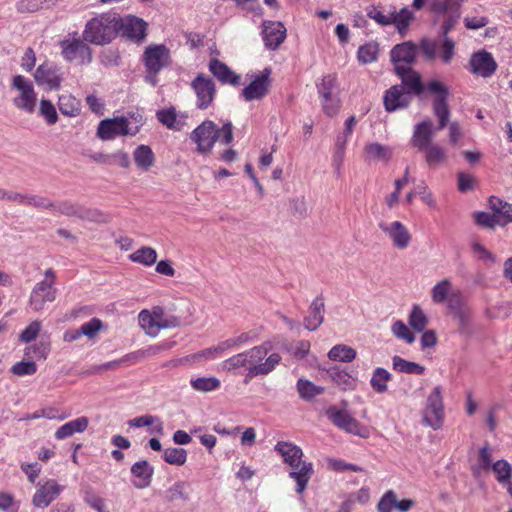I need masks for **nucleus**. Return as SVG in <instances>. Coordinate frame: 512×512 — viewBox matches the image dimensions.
Here are the masks:
<instances>
[{"label":"nucleus","mask_w":512,"mask_h":512,"mask_svg":"<svg viewBox=\"0 0 512 512\" xmlns=\"http://www.w3.org/2000/svg\"><path fill=\"white\" fill-rule=\"evenodd\" d=\"M288 466L291 468L289 477L296 482V493L303 494L314 474L313 464L300 458L298 462L295 461L293 465Z\"/></svg>","instance_id":"obj_20"},{"label":"nucleus","mask_w":512,"mask_h":512,"mask_svg":"<svg viewBox=\"0 0 512 512\" xmlns=\"http://www.w3.org/2000/svg\"><path fill=\"white\" fill-rule=\"evenodd\" d=\"M337 85V77L333 74L323 76L321 82L317 84L318 92L321 97L334 95L333 91Z\"/></svg>","instance_id":"obj_58"},{"label":"nucleus","mask_w":512,"mask_h":512,"mask_svg":"<svg viewBox=\"0 0 512 512\" xmlns=\"http://www.w3.org/2000/svg\"><path fill=\"white\" fill-rule=\"evenodd\" d=\"M345 432L359 436L361 438L369 437V430L366 426L362 425L357 419L353 416L348 420L347 425L343 429Z\"/></svg>","instance_id":"obj_63"},{"label":"nucleus","mask_w":512,"mask_h":512,"mask_svg":"<svg viewBox=\"0 0 512 512\" xmlns=\"http://www.w3.org/2000/svg\"><path fill=\"white\" fill-rule=\"evenodd\" d=\"M60 112L69 117H75L80 113L81 105L78 99L71 94H62L58 99Z\"/></svg>","instance_id":"obj_38"},{"label":"nucleus","mask_w":512,"mask_h":512,"mask_svg":"<svg viewBox=\"0 0 512 512\" xmlns=\"http://www.w3.org/2000/svg\"><path fill=\"white\" fill-rule=\"evenodd\" d=\"M56 272L49 268L44 272V279L33 287L30 294V306L34 311H40L47 302L56 299L57 289L55 288Z\"/></svg>","instance_id":"obj_7"},{"label":"nucleus","mask_w":512,"mask_h":512,"mask_svg":"<svg viewBox=\"0 0 512 512\" xmlns=\"http://www.w3.org/2000/svg\"><path fill=\"white\" fill-rule=\"evenodd\" d=\"M345 432L359 436L361 438L369 437V430L366 426L362 425L357 419L353 416L348 420L347 425L343 429Z\"/></svg>","instance_id":"obj_62"},{"label":"nucleus","mask_w":512,"mask_h":512,"mask_svg":"<svg viewBox=\"0 0 512 512\" xmlns=\"http://www.w3.org/2000/svg\"><path fill=\"white\" fill-rule=\"evenodd\" d=\"M408 323L416 332H423L428 325V318L418 305H414L409 314Z\"/></svg>","instance_id":"obj_46"},{"label":"nucleus","mask_w":512,"mask_h":512,"mask_svg":"<svg viewBox=\"0 0 512 512\" xmlns=\"http://www.w3.org/2000/svg\"><path fill=\"white\" fill-rule=\"evenodd\" d=\"M156 116L158 121L164 126L177 131L181 130L186 125L188 118L186 114L177 112L174 107L159 110Z\"/></svg>","instance_id":"obj_28"},{"label":"nucleus","mask_w":512,"mask_h":512,"mask_svg":"<svg viewBox=\"0 0 512 512\" xmlns=\"http://www.w3.org/2000/svg\"><path fill=\"white\" fill-rule=\"evenodd\" d=\"M138 323L147 335L156 337L162 329L179 326L180 321L177 317L166 314L162 307L155 306L151 310L140 311Z\"/></svg>","instance_id":"obj_5"},{"label":"nucleus","mask_w":512,"mask_h":512,"mask_svg":"<svg viewBox=\"0 0 512 512\" xmlns=\"http://www.w3.org/2000/svg\"><path fill=\"white\" fill-rule=\"evenodd\" d=\"M191 87L197 97V107L199 109L208 108L216 93L213 80L203 74H199L192 81Z\"/></svg>","instance_id":"obj_16"},{"label":"nucleus","mask_w":512,"mask_h":512,"mask_svg":"<svg viewBox=\"0 0 512 512\" xmlns=\"http://www.w3.org/2000/svg\"><path fill=\"white\" fill-rule=\"evenodd\" d=\"M131 483L137 489L150 486L154 474L153 466L146 460L135 462L130 469Z\"/></svg>","instance_id":"obj_24"},{"label":"nucleus","mask_w":512,"mask_h":512,"mask_svg":"<svg viewBox=\"0 0 512 512\" xmlns=\"http://www.w3.org/2000/svg\"><path fill=\"white\" fill-rule=\"evenodd\" d=\"M444 418L442 388L436 386L427 397L423 410V423L434 430H439L444 424Z\"/></svg>","instance_id":"obj_8"},{"label":"nucleus","mask_w":512,"mask_h":512,"mask_svg":"<svg viewBox=\"0 0 512 512\" xmlns=\"http://www.w3.org/2000/svg\"><path fill=\"white\" fill-rule=\"evenodd\" d=\"M363 157L367 163H388L393 157V148L379 142H367L363 148Z\"/></svg>","instance_id":"obj_23"},{"label":"nucleus","mask_w":512,"mask_h":512,"mask_svg":"<svg viewBox=\"0 0 512 512\" xmlns=\"http://www.w3.org/2000/svg\"><path fill=\"white\" fill-rule=\"evenodd\" d=\"M322 98V108L326 115L333 117L340 109V100L336 95H329Z\"/></svg>","instance_id":"obj_61"},{"label":"nucleus","mask_w":512,"mask_h":512,"mask_svg":"<svg viewBox=\"0 0 512 512\" xmlns=\"http://www.w3.org/2000/svg\"><path fill=\"white\" fill-rule=\"evenodd\" d=\"M34 79L38 85L45 86L49 90H56L60 87L63 76L60 68L55 64L45 62L36 69Z\"/></svg>","instance_id":"obj_17"},{"label":"nucleus","mask_w":512,"mask_h":512,"mask_svg":"<svg viewBox=\"0 0 512 512\" xmlns=\"http://www.w3.org/2000/svg\"><path fill=\"white\" fill-rule=\"evenodd\" d=\"M392 379V374L382 367H377L370 379L371 388L378 394H384L388 390V383Z\"/></svg>","instance_id":"obj_36"},{"label":"nucleus","mask_w":512,"mask_h":512,"mask_svg":"<svg viewBox=\"0 0 512 512\" xmlns=\"http://www.w3.org/2000/svg\"><path fill=\"white\" fill-rule=\"evenodd\" d=\"M391 331L396 338L403 340L408 344H412L415 341L414 334L411 332L409 327L401 320H397L393 323Z\"/></svg>","instance_id":"obj_56"},{"label":"nucleus","mask_w":512,"mask_h":512,"mask_svg":"<svg viewBox=\"0 0 512 512\" xmlns=\"http://www.w3.org/2000/svg\"><path fill=\"white\" fill-rule=\"evenodd\" d=\"M209 70L218 78L222 83H229L232 85L239 84L240 76L233 73L228 66L217 59L210 61Z\"/></svg>","instance_id":"obj_34"},{"label":"nucleus","mask_w":512,"mask_h":512,"mask_svg":"<svg viewBox=\"0 0 512 512\" xmlns=\"http://www.w3.org/2000/svg\"><path fill=\"white\" fill-rule=\"evenodd\" d=\"M117 26L118 33L135 42H141L146 37V22L135 16L121 18L117 15Z\"/></svg>","instance_id":"obj_15"},{"label":"nucleus","mask_w":512,"mask_h":512,"mask_svg":"<svg viewBox=\"0 0 512 512\" xmlns=\"http://www.w3.org/2000/svg\"><path fill=\"white\" fill-rule=\"evenodd\" d=\"M164 497L168 502H175L178 500L187 501L189 497L186 492V483L183 481L175 482L165 490Z\"/></svg>","instance_id":"obj_50"},{"label":"nucleus","mask_w":512,"mask_h":512,"mask_svg":"<svg viewBox=\"0 0 512 512\" xmlns=\"http://www.w3.org/2000/svg\"><path fill=\"white\" fill-rule=\"evenodd\" d=\"M391 15L394 19L392 24L396 26L399 33L404 34L413 19V12L408 8H403L399 12L391 11Z\"/></svg>","instance_id":"obj_49"},{"label":"nucleus","mask_w":512,"mask_h":512,"mask_svg":"<svg viewBox=\"0 0 512 512\" xmlns=\"http://www.w3.org/2000/svg\"><path fill=\"white\" fill-rule=\"evenodd\" d=\"M397 75L401 78L403 87L410 95H418L423 91V85L421 82L420 75L412 70L410 67L401 68L395 70Z\"/></svg>","instance_id":"obj_29"},{"label":"nucleus","mask_w":512,"mask_h":512,"mask_svg":"<svg viewBox=\"0 0 512 512\" xmlns=\"http://www.w3.org/2000/svg\"><path fill=\"white\" fill-rule=\"evenodd\" d=\"M415 506V501L410 498L398 499L397 493L389 489L384 492L377 503L378 512H408Z\"/></svg>","instance_id":"obj_18"},{"label":"nucleus","mask_w":512,"mask_h":512,"mask_svg":"<svg viewBox=\"0 0 512 512\" xmlns=\"http://www.w3.org/2000/svg\"><path fill=\"white\" fill-rule=\"evenodd\" d=\"M356 351L347 345L338 344L330 349L328 357L333 361L351 362L356 358Z\"/></svg>","instance_id":"obj_41"},{"label":"nucleus","mask_w":512,"mask_h":512,"mask_svg":"<svg viewBox=\"0 0 512 512\" xmlns=\"http://www.w3.org/2000/svg\"><path fill=\"white\" fill-rule=\"evenodd\" d=\"M470 67L472 73L487 78L495 73L497 63L491 53L482 50L471 56Z\"/></svg>","instance_id":"obj_22"},{"label":"nucleus","mask_w":512,"mask_h":512,"mask_svg":"<svg viewBox=\"0 0 512 512\" xmlns=\"http://www.w3.org/2000/svg\"><path fill=\"white\" fill-rule=\"evenodd\" d=\"M328 419L338 428L344 429L348 423V420L352 418L350 413L343 409H338L334 406L327 410Z\"/></svg>","instance_id":"obj_52"},{"label":"nucleus","mask_w":512,"mask_h":512,"mask_svg":"<svg viewBox=\"0 0 512 512\" xmlns=\"http://www.w3.org/2000/svg\"><path fill=\"white\" fill-rule=\"evenodd\" d=\"M239 368H245L248 372L247 351L238 353L222 363V369L226 371H234Z\"/></svg>","instance_id":"obj_53"},{"label":"nucleus","mask_w":512,"mask_h":512,"mask_svg":"<svg viewBox=\"0 0 512 512\" xmlns=\"http://www.w3.org/2000/svg\"><path fill=\"white\" fill-rule=\"evenodd\" d=\"M62 56L69 62L88 64L92 60L90 48L80 39L67 38L60 42Z\"/></svg>","instance_id":"obj_11"},{"label":"nucleus","mask_w":512,"mask_h":512,"mask_svg":"<svg viewBox=\"0 0 512 512\" xmlns=\"http://www.w3.org/2000/svg\"><path fill=\"white\" fill-rule=\"evenodd\" d=\"M132 262L140 263L145 266H151L156 263L157 253L151 247H142L129 255Z\"/></svg>","instance_id":"obj_43"},{"label":"nucleus","mask_w":512,"mask_h":512,"mask_svg":"<svg viewBox=\"0 0 512 512\" xmlns=\"http://www.w3.org/2000/svg\"><path fill=\"white\" fill-rule=\"evenodd\" d=\"M262 26V38L265 47L276 50L286 38V28L279 21H265Z\"/></svg>","instance_id":"obj_21"},{"label":"nucleus","mask_w":512,"mask_h":512,"mask_svg":"<svg viewBox=\"0 0 512 512\" xmlns=\"http://www.w3.org/2000/svg\"><path fill=\"white\" fill-rule=\"evenodd\" d=\"M271 69L265 68L255 74L250 82L241 92L246 101L261 100L269 92L271 86Z\"/></svg>","instance_id":"obj_14"},{"label":"nucleus","mask_w":512,"mask_h":512,"mask_svg":"<svg viewBox=\"0 0 512 512\" xmlns=\"http://www.w3.org/2000/svg\"><path fill=\"white\" fill-rule=\"evenodd\" d=\"M88 425V417H78L60 426L55 432V438L57 440H63L73 436L75 433H82L87 429Z\"/></svg>","instance_id":"obj_33"},{"label":"nucleus","mask_w":512,"mask_h":512,"mask_svg":"<svg viewBox=\"0 0 512 512\" xmlns=\"http://www.w3.org/2000/svg\"><path fill=\"white\" fill-rule=\"evenodd\" d=\"M434 134V126L431 120L427 119L415 125L411 144L422 151L429 145Z\"/></svg>","instance_id":"obj_27"},{"label":"nucleus","mask_w":512,"mask_h":512,"mask_svg":"<svg viewBox=\"0 0 512 512\" xmlns=\"http://www.w3.org/2000/svg\"><path fill=\"white\" fill-rule=\"evenodd\" d=\"M162 457L170 465L182 466L187 460V451L183 448L170 447L163 450Z\"/></svg>","instance_id":"obj_47"},{"label":"nucleus","mask_w":512,"mask_h":512,"mask_svg":"<svg viewBox=\"0 0 512 512\" xmlns=\"http://www.w3.org/2000/svg\"><path fill=\"white\" fill-rule=\"evenodd\" d=\"M143 115L136 111L127 116L102 120L97 129V136L102 140H111L118 136H135L144 125Z\"/></svg>","instance_id":"obj_2"},{"label":"nucleus","mask_w":512,"mask_h":512,"mask_svg":"<svg viewBox=\"0 0 512 512\" xmlns=\"http://www.w3.org/2000/svg\"><path fill=\"white\" fill-rule=\"evenodd\" d=\"M329 375L342 389L346 390L353 387L354 380L346 371L332 368L329 370Z\"/></svg>","instance_id":"obj_57"},{"label":"nucleus","mask_w":512,"mask_h":512,"mask_svg":"<svg viewBox=\"0 0 512 512\" xmlns=\"http://www.w3.org/2000/svg\"><path fill=\"white\" fill-rule=\"evenodd\" d=\"M117 34V14L106 13L88 21L83 37L90 43L104 45L112 41Z\"/></svg>","instance_id":"obj_3"},{"label":"nucleus","mask_w":512,"mask_h":512,"mask_svg":"<svg viewBox=\"0 0 512 512\" xmlns=\"http://www.w3.org/2000/svg\"><path fill=\"white\" fill-rule=\"evenodd\" d=\"M270 348V342H265L262 345L246 350L248 364L247 379L267 375L279 365L281 356L278 353H272L264 360Z\"/></svg>","instance_id":"obj_4"},{"label":"nucleus","mask_w":512,"mask_h":512,"mask_svg":"<svg viewBox=\"0 0 512 512\" xmlns=\"http://www.w3.org/2000/svg\"><path fill=\"white\" fill-rule=\"evenodd\" d=\"M415 57L416 46L411 42L398 44L391 50V60L395 66V70H398V67H409V65L414 62Z\"/></svg>","instance_id":"obj_26"},{"label":"nucleus","mask_w":512,"mask_h":512,"mask_svg":"<svg viewBox=\"0 0 512 512\" xmlns=\"http://www.w3.org/2000/svg\"><path fill=\"white\" fill-rule=\"evenodd\" d=\"M130 427L140 428L145 426L154 425L151 432H157L163 434V423L156 417L151 415H143L135 417L128 421Z\"/></svg>","instance_id":"obj_45"},{"label":"nucleus","mask_w":512,"mask_h":512,"mask_svg":"<svg viewBox=\"0 0 512 512\" xmlns=\"http://www.w3.org/2000/svg\"><path fill=\"white\" fill-rule=\"evenodd\" d=\"M39 115L44 118L48 125H54L58 120V114L53 103L47 99H41Z\"/></svg>","instance_id":"obj_55"},{"label":"nucleus","mask_w":512,"mask_h":512,"mask_svg":"<svg viewBox=\"0 0 512 512\" xmlns=\"http://www.w3.org/2000/svg\"><path fill=\"white\" fill-rule=\"evenodd\" d=\"M367 16L381 26L391 25L394 20L392 18L391 11L385 14L378 7L375 6H371L368 8Z\"/></svg>","instance_id":"obj_59"},{"label":"nucleus","mask_w":512,"mask_h":512,"mask_svg":"<svg viewBox=\"0 0 512 512\" xmlns=\"http://www.w3.org/2000/svg\"><path fill=\"white\" fill-rule=\"evenodd\" d=\"M452 292V283L449 279L437 282L431 289V299L436 304L444 303Z\"/></svg>","instance_id":"obj_42"},{"label":"nucleus","mask_w":512,"mask_h":512,"mask_svg":"<svg viewBox=\"0 0 512 512\" xmlns=\"http://www.w3.org/2000/svg\"><path fill=\"white\" fill-rule=\"evenodd\" d=\"M274 450L282 457L283 463L286 465H293L295 461L298 462L304 456L302 449L292 442L279 441L274 446Z\"/></svg>","instance_id":"obj_32"},{"label":"nucleus","mask_w":512,"mask_h":512,"mask_svg":"<svg viewBox=\"0 0 512 512\" xmlns=\"http://www.w3.org/2000/svg\"><path fill=\"white\" fill-rule=\"evenodd\" d=\"M12 88L17 91L13 104L26 113H33L36 108L37 94L33 83L22 75L13 78Z\"/></svg>","instance_id":"obj_9"},{"label":"nucleus","mask_w":512,"mask_h":512,"mask_svg":"<svg viewBox=\"0 0 512 512\" xmlns=\"http://www.w3.org/2000/svg\"><path fill=\"white\" fill-rule=\"evenodd\" d=\"M492 451L488 446H484L479 450L478 462L472 467L475 476H479L482 472L492 468Z\"/></svg>","instance_id":"obj_48"},{"label":"nucleus","mask_w":512,"mask_h":512,"mask_svg":"<svg viewBox=\"0 0 512 512\" xmlns=\"http://www.w3.org/2000/svg\"><path fill=\"white\" fill-rule=\"evenodd\" d=\"M425 160L430 167L442 164L446 160V151L438 144H431L422 150Z\"/></svg>","instance_id":"obj_44"},{"label":"nucleus","mask_w":512,"mask_h":512,"mask_svg":"<svg viewBox=\"0 0 512 512\" xmlns=\"http://www.w3.org/2000/svg\"><path fill=\"white\" fill-rule=\"evenodd\" d=\"M218 138L225 145L232 142L233 126L231 122H226L221 129H218L213 121L205 120L190 133V139L196 145L197 153L201 155H209Z\"/></svg>","instance_id":"obj_1"},{"label":"nucleus","mask_w":512,"mask_h":512,"mask_svg":"<svg viewBox=\"0 0 512 512\" xmlns=\"http://www.w3.org/2000/svg\"><path fill=\"white\" fill-rule=\"evenodd\" d=\"M393 369L406 374L421 375L424 373L425 368L416 362H411L403 359L400 356L392 358Z\"/></svg>","instance_id":"obj_40"},{"label":"nucleus","mask_w":512,"mask_h":512,"mask_svg":"<svg viewBox=\"0 0 512 512\" xmlns=\"http://www.w3.org/2000/svg\"><path fill=\"white\" fill-rule=\"evenodd\" d=\"M411 95L402 85L392 86L384 96L385 109L389 112L408 106Z\"/></svg>","instance_id":"obj_25"},{"label":"nucleus","mask_w":512,"mask_h":512,"mask_svg":"<svg viewBox=\"0 0 512 512\" xmlns=\"http://www.w3.org/2000/svg\"><path fill=\"white\" fill-rule=\"evenodd\" d=\"M41 330V322L33 321L31 322L19 335V340L23 343H29L33 341L39 334Z\"/></svg>","instance_id":"obj_64"},{"label":"nucleus","mask_w":512,"mask_h":512,"mask_svg":"<svg viewBox=\"0 0 512 512\" xmlns=\"http://www.w3.org/2000/svg\"><path fill=\"white\" fill-rule=\"evenodd\" d=\"M378 45L375 42H369L359 47L357 58L361 64L372 63L377 60Z\"/></svg>","instance_id":"obj_51"},{"label":"nucleus","mask_w":512,"mask_h":512,"mask_svg":"<svg viewBox=\"0 0 512 512\" xmlns=\"http://www.w3.org/2000/svg\"><path fill=\"white\" fill-rule=\"evenodd\" d=\"M324 299L316 297L309 307V314L304 319V326L309 331L316 330L324 320Z\"/></svg>","instance_id":"obj_31"},{"label":"nucleus","mask_w":512,"mask_h":512,"mask_svg":"<svg viewBox=\"0 0 512 512\" xmlns=\"http://www.w3.org/2000/svg\"><path fill=\"white\" fill-rule=\"evenodd\" d=\"M379 229L385 237L391 242L392 246L398 250L407 249L412 242V234L401 221H380Z\"/></svg>","instance_id":"obj_10"},{"label":"nucleus","mask_w":512,"mask_h":512,"mask_svg":"<svg viewBox=\"0 0 512 512\" xmlns=\"http://www.w3.org/2000/svg\"><path fill=\"white\" fill-rule=\"evenodd\" d=\"M489 207L495 213L498 226L504 227L512 223V204L492 196L489 199Z\"/></svg>","instance_id":"obj_30"},{"label":"nucleus","mask_w":512,"mask_h":512,"mask_svg":"<svg viewBox=\"0 0 512 512\" xmlns=\"http://www.w3.org/2000/svg\"><path fill=\"white\" fill-rule=\"evenodd\" d=\"M142 61L146 69L145 81L157 84V74L170 63V50L163 44H151L145 48Z\"/></svg>","instance_id":"obj_6"},{"label":"nucleus","mask_w":512,"mask_h":512,"mask_svg":"<svg viewBox=\"0 0 512 512\" xmlns=\"http://www.w3.org/2000/svg\"><path fill=\"white\" fill-rule=\"evenodd\" d=\"M190 385L196 392L208 393L220 388L221 382L217 377H196L191 378Z\"/></svg>","instance_id":"obj_39"},{"label":"nucleus","mask_w":512,"mask_h":512,"mask_svg":"<svg viewBox=\"0 0 512 512\" xmlns=\"http://www.w3.org/2000/svg\"><path fill=\"white\" fill-rule=\"evenodd\" d=\"M492 471L500 484H506L512 475L511 465L506 460H498L492 465Z\"/></svg>","instance_id":"obj_54"},{"label":"nucleus","mask_w":512,"mask_h":512,"mask_svg":"<svg viewBox=\"0 0 512 512\" xmlns=\"http://www.w3.org/2000/svg\"><path fill=\"white\" fill-rule=\"evenodd\" d=\"M136 166L142 171H148L154 166L155 154L148 145L141 144L133 151Z\"/></svg>","instance_id":"obj_35"},{"label":"nucleus","mask_w":512,"mask_h":512,"mask_svg":"<svg viewBox=\"0 0 512 512\" xmlns=\"http://www.w3.org/2000/svg\"><path fill=\"white\" fill-rule=\"evenodd\" d=\"M288 466L291 468L289 477L296 482V493L303 494L314 474L313 464L300 458L298 462L295 461L293 465Z\"/></svg>","instance_id":"obj_19"},{"label":"nucleus","mask_w":512,"mask_h":512,"mask_svg":"<svg viewBox=\"0 0 512 512\" xmlns=\"http://www.w3.org/2000/svg\"><path fill=\"white\" fill-rule=\"evenodd\" d=\"M54 479L41 481L36 485V491L32 497V503L35 507L45 509L48 507L64 490Z\"/></svg>","instance_id":"obj_13"},{"label":"nucleus","mask_w":512,"mask_h":512,"mask_svg":"<svg viewBox=\"0 0 512 512\" xmlns=\"http://www.w3.org/2000/svg\"><path fill=\"white\" fill-rule=\"evenodd\" d=\"M427 89L430 92L435 93L437 95L433 101V110L439 120L437 129L441 130L447 125L449 115H450V112H449V109H448V106L446 103L447 96H448V89L443 83L436 81V80L429 82Z\"/></svg>","instance_id":"obj_12"},{"label":"nucleus","mask_w":512,"mask_h":512,"mask_svg":"<svg viewBox=\"0 0 512 512\" xmlns=\"http://www.w3.org/2000/svg\"><path fill=\"white\" fill-rule=\"evenodd\" d=\"M296 389L299 397L304 401H311L316 396L321 395L324 392L323 387L317 386L313 382L303 378L297 381Z\"/></svg>","instance_id":"obj_37"},{"label":"nucleus","mask_w":512,"mask_h":512,"mask_svg":"<svg viewBox=\"0 0 512 512\" xmlns=\"http://www.w3.org/2000/svg\"><path fill=\"white\" fill-rule=\"evenodd\" d=\"M37 371V366L32 361H20L11 367V372L19 377L33 375Z\"/></svg>","instance_id":"obj_60"}]
</instances>
